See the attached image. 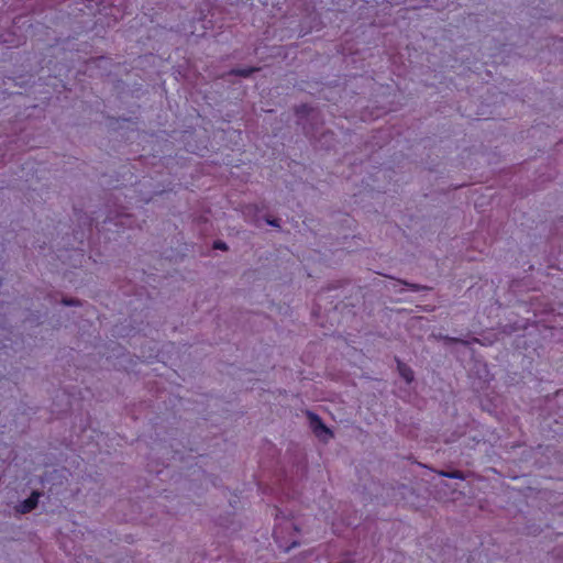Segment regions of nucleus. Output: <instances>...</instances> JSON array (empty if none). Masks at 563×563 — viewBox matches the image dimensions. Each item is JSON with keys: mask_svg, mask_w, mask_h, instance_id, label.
Instances as JSON below:
<instances>
[{"mask_svg": "<svg viewBox=\"0 0 563 563\" xmlns=\"http://www.w3.org/2000/svg\"><path fill=\"white\" fill-rule=\"evenodd\" d=\"M63 302H64L65 305H67V306H71V305H75V303H76V302H75V300H64Z\"/></svg>", "mask_w": 563, "mask_h": 563, "instance_id": "nucleus-10", "label": "nucleus"}, {"mask_svg": "<svg viewBox=\"0 0 563 563\" xmlns=\"http://www.w3.org/2000/svg\"><path fill=\"white\" fill-rule=\"evenodd\" d=\"M213 249L225 251L228 249V246L223 241H216L213 243Z\"/></svg>", "mask_w": 563, "mask_h": 563, "instance_id": "nucleus-8", "label": "nucleus"}, {"mask_svg": "<svg viewBox=\"0 0 563 563\" xmlns=\"http://www.w3.org/2000/svg\"><path fill=\"white\" fill-rule=\"evenodd\" d=\"M310 110L311 109L307 104H301L296 109V113L298 115L309 114Z\"/></svg>", "mask_w": 563, "mask_h": 563, "instance_id": "nucleus-7", "label": "nucleus"}, {"mask_svg": "<svg viewBox=\"0 0 563 563\" xmlns=\"http://www.w3.org/2000/svg\"><path fill=\"white\" fill-rule=\"evenodd\" d=\"M267 223L274 227H278V220H267Z\"/></svg>", "mask_w": 563, "mask_h": 563, "instance_id": "nucleus-9", "label": "nucleus"}, {"mask_svg": "<svg viewBox=\"0 0 563 563\" xmlns=\"http://www.w3.org/2000/svg\"><path fill=\"white\" fill-rule=\"evenodd\" d=\"M398 369H399V374L407 383H411L413 380V372L411 371L410 367L398 362Z\"/></svg>", "mask_w": 563, "mask_h": 563, "instance_id": "nucleus-4", "label": "nucleus"}, {"mask_svg": "<svg viewBox=\"0 0 563 563\" xmlns=\"http://www.w3.org/2000/svg\"><path fill=\"white\" fill-rule=\"evenodd\" d=\"M298 532L297 527L291 520L285 519L277 522L273 530V537L278 548L285 552L299 545L295 539Z\"/></svg>", "mask_w": 563, "mask_h": 563, "instance_id": "nucleus-1", "label": "nucleus"}, {"mask_svg": "<svg viewBox=\"0 0 563 563\" xmlns=\"http://www.w3.org/2000/svg\"><path fill=\"white\" fill-rule=\"evenodd\" d=\"M258 70V68H255V67H245V68H236V69H233L231 73L233 75H236V76H241V77H249L250 75H252L254 71Z\"/></svg>", "mask_w": 563, "mask_h": 563, "instance_id": "nucleus-5", "label": "nucleus"}, {"mask_svg": "<svg viewBox=\"0 0 563 563\" xmlns=\"http://www.w3.org/2000/svg\"><path fill=\"white\" fill-rule=\"evenodd\" d=\"M441 475L444 477H448V478H459V479L464 478L463 473L461 471L442 472Z\"/></svg>", "mask_w": 563, "mask_h": 563, "instance_id": "nucleus-6", "label": "nucleus"}, {"mask_svg": "<svg viewBox=\"0 0 563 563\" xmlns=\"http://www.w3.org/2000/svg\"><path fill=\"white\" fill-rule=\"evenodd\" d=\"M308 417L310 421V427L316 437L323 441H327L329 438L333 437L332 431L323 423V421L318 415L313 412H308Z\"/></svg>", "mask_w": 563, "mask_h": 563, "instance_id": "nucleus-2", "label": "nucleus"}, {"mask_svg": "<svg viewBox=\"0 0 563 563\" xmlns=\"http://www.w3.org/2000/svg\"><path fill=\"white\" fill-rule=\"evenodd\" d=\"M40 494L37 492H33L30 497L24 499L18 507V511L21 514H29L33 509L36 508L38 504Z\"/></svg>", "mask_w": 563, "mask_h": 563, "instance_id": "nucleus-3", "label": "nucleus"}]
</instances>
